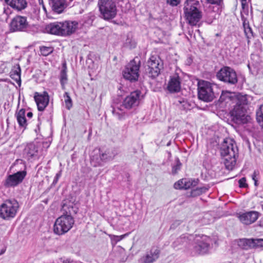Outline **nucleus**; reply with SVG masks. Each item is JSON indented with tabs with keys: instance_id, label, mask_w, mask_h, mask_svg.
I'll use <instances>...</instances> for the list:
<instances>
[{
	"instance_id": "nucleus-43",
	"label": "nucleus",
	"mask_w": 263,
	"mask_h": 263,
	"mask_svg": "<svg viewBox=\"0 0 263 263\" xmlns=\"http://www.w3.org/2000/svg\"><path fill=\"white\" fill-rule=\"evenodd\" d=\"M181 164L179 160L178 159L177 163L176 165L174 166L172 168V173L175 174L177 173L178 171L180 169Z\"/></svg>"
},
{
	"instance_id": "nucleus-6",
	"label": "nucleus",
	"mask_w": 263,
	"mask_h": 263,
	"mask_svg": "<svg viewBox=\"0 0 263 263\" xmlns=\"http://www.w3.org/2000/svg\"><path fill=\"white\" fill-rule=\"evenodd\" d=\"M141 61L138 57L135 58L125 66L122 71L123 78L130 82L138 81L139 77V69Z\"/></svg>"
},
{
	"instance_id": "nucleus-10",
	"label": "nucleus",
	"mask_w": 263,
	"mask_h": 263,
	"mask_svg": "<svg viewBox=\"0 0 263 263\" xmlns=\"http://www.w3.org/2000/svg\"><path fill=\"white\" fill-rule=\"evenodd\" d=\"M216 77L219 80L231 85H235L238 82L236 71L228 66L221 68L217 73Z\"/></svg>"
},
{
	"instance_id": "nucleus-52",
	"label": "nucleus",
	"mask_w": 263,
	"mask_h": 263,
	"mask_svg": "<svg viewBox=\"0 0 263 263\" xmlns=\"http://www.w3.org/2000/svg\"><path fill=\"white\" fill-rule=\"evenodd\" d=\"M247 30L249 32H250V33L251 34V35H252V30H251V29L250 28V27H248L247 28V29H246L245 30V32L246 34V35L247 36L248 38H249L250 37V36L248 34V33H247Z\"/></svg>"
},
{
	"instance_id": "nucleus-57",
	"label": "nucleus",
	"mask_w": 263,
	"mask_h": 263,
	"mask_svg": "<svg viewBox=\"0 0 263 263\" xmlns=\"http://www.w3.org/2000/svg\"><path fill=\"white\" fill-rule=\"evenodd\" d=\"M260 206H261V208H262V209L263 210V201H260Z\"/></svg>"
},
{
	"instance_id": "nucleus-14",
	"label": "nucleus",
	"mask_w": 263,
	"mask_h": 263,
	"mask_svg": "<svg viewBox=\"0 0 263 263\" xmlns=\"http://www.w3.org/2000/svg\"><path fill=\"white\" fill-rule=\"evenodd\" d=\"M10 28L13 32L26 31L29 28L27 17L21 15L15 16L10 24Z\"/></svg>"
},
{
	"instance_id": "nucleus-37",
	"label": "nucleus",
	"mask_w": 263,
	"mask_h": 263,
	"mask_svg": "<svg viewBox=\"0 0 263 263\" xmlns=\"http://www.w3.org/2000/svg\"><path fill=\"white\" fill-rule=\"evenodd\" d=\"M64 102L66 108L69 110L72 106V100L67 92H65L64 95Z\"/></svg>"
},
{
	"instance_id": "nucleus-34",
	"label": "nucleus",
	"mask_w": 263,
	"mask_h": 263,
	"mask_svg": "<svg viewBox=\"0 0 263 263\" xmlns=\"http://www.w3.org/2000/svg\"><path fill=\"white\" fill-rule=\"evenodd\" d=\"M40 50L42 55L46 57L52 53L54 49L52 46H42L40 47Z\"/></svg>"
},
{
	"instance_id": "nucleus-31",
	"label": "nucleus",
	"mask_w": 263,
	"mask_h": 263,
	"mask_svg": "<svg viewBox=\"0 0 263 263\" xmlns=\"http://www.w3.org/2000/svg\"><path fill=\"white\" fill-rule=\"evenodd\" d=\"M176 105L178 107L184 111L190 110L192 108V104L187 100L185 99H180L176 102Z\"/></svg>"
},
{
	"instance_id": "nucleus-13",
	"label": "nucleus",
	"mask_w": 263,
	"mask_h": 263,
	"mask_svg": "<svg viewBox=\"0 0 263 263\" xmlns=\"http://www.w3.org/2000/svg\"><path fill=\"white\" fill-rule=\"evenodd\" d=\"M26 174V171H22L9 175L3 182V184L6 188L14 187L23 182Z\"/></svg>"
},
{
	"instance_id": "nucleus-30",
	"label": "nucleus",
	"mask_w": 263,
	"mask_h": 263,
	"mask_svg": "<svg viewBox=\"0 0 263 263\" xmlns=\"http://www.w3.org/2000/svg\"><path fill=\"white\" fill-rule=\"evenodd\" d=\"M239 247L243 250H248L253 248V242L252 239H241L238 242Z\"/></svg>"
},
{
	"instance_id": "nucleus-19",
	"label": "nucleus",
	"mask_w": 263,
	"mask_h": 263,
	"mask_svg": "<svg viewBox=\"0 0 263 263\" xmlns=\"http://www.w3.org/2000/svg\"><path fill=\"white\" fill-rule=\"evenodd\" d=\"M44 32L47 33L63 36L61 22H57L46 25Z\"/></svg>"
},
{
	"instance_id": "nucleus-48",
	"label": "nucleus",
	"mask_w": 263,
	"mask_h": 263,
	"mask_svg": "<svg viewBox=\"0 0 263 263\" xmlns=\"http://www.w3.org/2000/svg\"><path fill=\"white\" fill-rule=\"evenodd\" d=\"M192 185V183L190 181H188L186 179H184V189L187 190L190 189Z\"/></svg>"
},
{
	"instance_id": "nucleus-42",
	"label": "nucleus",
	"mask_w": 263,
	"mask_h": 263,
	"mask_svg": "<svg viewBox=\"0 0 263 263\" xmlns=\"http://www.w3.org/2000/svg\"><path fill=\"white\" fill-rule=\"evenodd\" d=\"M207 3L215 5L217 6H221L223 4V0H205Z\"/></svg>"
},
{
	"instance_id": "nucleus-17",
	"label": "nucleus",
	"mask_w": 263,
	"mask_h": 263,
	"mask_svg": "<svg viewBox=\"0 0 263 263\" xmlns=\"http://www.w3.org/2000/svg\"><path fill=\"white\" fill-rule=\"evenodd\" d=\"M160 250L155 247L147 252L145 254L142 256L139 260V263H153L159 257Z\"/></svg>"
},
{
	"instance_id": "nucleus-44",
	"label": "nucleus",
	"mask_w": 263,
	"mask_h": 263,
	"mask_svg": "<svg viewBox=\"0 0 263 263\" xmlns=\"http://www.w3.org/2000/svg\"><path fill=\"white\" fill-rule=\"evenodd\" d=\"M239 186L240 188H244L248 186V184L246 183V179L245 177H243L239 180Z\"/></svg>"
},
{
	"instance_id": "nucleus-36",
	"label": "nucleus",
	"mask_w": 263,
	"mask_h": 263,
	"mask_svg": "<svg viewBox=\"0 0 263 263\" xmlns=\"http://www.w3.org/2000/svg\"><path fill=\"white\" fill-rule=\"evenodd\" d=\"M205 11L206 12L207 15L209 14V18L207 19L206 22L209 24H211L213 22V20L215 18V16L214 14L215 12L214 10V7L212 6H209L208 10L206 9Z\"/></svg>"
},
{
	"instance_id": "nucleus-29",
	"label": "nucleus",
	"mask_w": 263,
	"mask_h": 263,
	"mask_svg": "<svg viewBox=\"0 0 263 263\" xmlns=\"http://www.w3.org/2000/svg\"><path fill=\"white\" fill-rule=\"evenodd\" d=\"M234 93L228 91H223L220 96L219 101L221 103H228L229 101L234 99Z\"/></svg>"
},
{
	"instance_id": "nucleus-28",
	"label": "nucleus",
	"mask_w": 263,
	"mask_h": 263,
	"mask_svg": "<svg viewBox=\"0 0 263 263\" xmlns=\"http://www.w3.org/2000/svg\"><path fill=\"white\" fill-rule=\"evenodd\" d=\"M238 156L229 157H222L224 159L223 163L225 165L226 168L228 170H232L233 167L236 164V159Z\"/></svg>"
},
{
	"instance_id": "nucleus-51",
	"label": "nucleus",
	"mask_w": 263,
	"mask_h": 263,
	"mask_svg": "<svg viewBox=\"0 0 263 263\" xmlns=\"http://www.w3.org/2000/svg\"><path fill=\"white\" fill-rule=\"evenodd\" d=\"M256 172L255 171L252 176V179L255 182V185L256 186L257 185V180L256 179Z\"/></svg>"
},
{
	"instance_id": "nucleus-27",
	"label": "nucleus",
	"mask_w": 263,
	"mask_h": 263,
	"mask_svg": "<svg viewBox=\"0 0 263 263\" xmlns=\"http://www.w3.org/2000/svg\"><path fill=\"white\" fill-rule=\"evenodd\" d=\"M25 109L24 108L21 109L18 112H16L15 116L17 121L20 127L26 128L27 123L25 117Z\"/></svg>"
},
{
	"instance_id": "nucleus-25",
	"label": "nucleus",
	"mask_w": 263,
	"mask_h": 263,
	"mask_svg": "<svg viewBox=\"0 0 263 263\" xmlns=\"http://www.w3.org/2000/svg\"><path fill=\"white\" fill-rule=\"evenodd\" d=\"M6 3L11 7L18 10L25 9L27 6L26 0H5Z\"/></svg>"
},
{
	"instance_id": "nucleus-21",
	"label": "nucleus",
	"mask_w": 263,
	"mask_h": 263,
	"mask_svg": "<svg viewBox=\"0 0 263 263\" xmlns=\"http://www.w3.org/2000/svg\"><path fill=\"white\" fill-rule=\"evenodd\" d=\"M259 213L256 211H250L240 214L238 216L240 221L245 224H250L258 219Z\"/></svg>"
},
{
	"instance_id": "nucleus-55",
	"label": "nucleus",
	"mask_w": 263,
	"mask_h": 263,
	"mask_svg": "<svg viewBox=\"0 0 263 263\" xmlns=\"http://www.w3.org/2000/svg\"><path fill=\"white\" fill-rule=\"evenodd\" d=\"M32 116H33V114H32V112H28V113H27V116L28 118H32Z\"/></svg>"
},
{
	"instance_id": "nucleus-23",
	"label": "nucleus",
	"mask_w": 263,
	"mask_h": 263,
	"mask_svg": "<svg viewBox=\"0 0 263 263\" xmlns=\"http://www.w3.org/2000/svg\"><path fill=\"white\" fill-rule=\"evenodd\" d=\"M50 4L53 11L58 14L62 13L67 6L65 0H51Z\"/></svg>"
},
{
	"instance_id": "nucleus-41",
	"label": "nucleus",
	"mask_w": 263,
	"mask_h": 263,
	"mask_svg": "<svg viewBox=\"0 0 263 263\" xmlns=\"http://www.w3.org/2000/svg\"><path fill=\"white\" fill-rule=\"evenodd\" d=\"M174 188L177 190L184 189V179H180L174 185Z\"/></svg>"
},
{
	"instance_id": "nucleus-4",
	"label": "nucleus",
	"mask_w": 263,
	"mask_h": 263,
	"mask_svg": "<svg viewBox=\"0 0 263 263\" xmlns=\"http://www.w3.org/2000/svg\"><path fill=\"white\" fill-rule=\"evenodd\" d=\"M19 207L16 199H6L0 205V217L5 220H10L15 217Z\"/></svg>"
},
{
	"instance_id": "nucleus-22",
	"label": "nucleus",
	"mask_w": 263,
	"mask_h": 263,
	"mask_svg": "<svg viewBox=\"0 0 263 263\" xmlns=\"http://www.w3.org/2000/svg\"><path fill=\"white\" fill-rule=\"evenodd\" d=\"M37 147L34 144L31 143L25 146L23 155L24 158L29 160L32 158H35L37 156Z\"/></svg>"
},
{
	"instance_id": "nucleus-5",
	"label": "nucleus",
	"mask_w": 263,
	"mask_h": 263,
	"mask_svg": "<svg viewBox=\"0 0 263 263\" xmlns=\"http://www.w3.org/2000/svg\"><path fill=\"white\" fill-rule=\"evenodd\" d=\"M98 5L101 16L105 20H110L116 17L117 13L115 0H99Z\"/></svg>"
},
{
	"instance_id": "nucleus-53",
	"label": "nucleus",
	"mask_w": 263,
	"mask_h": 263,
	"mask_svg": "<svg viewBox=\"0 0 263 263\" xmlns=\"http://www.w3.org/2000/svg\"><path fill=\"white\" fill-rule=\"evenodd\" d=\"M180 221H175L174 223H173V224L171 225V229H172V228H173V229H174V228H175L176 225V226H177V225H179V224H180Z\"/></svg>"
},
{
	"instance_id": "nucleus-35",
	"label": "nucleus",
	"mask_w": 263,
	"mask_h": 263,
	"mask_svg": "<svg viewBox=\"0 0 263 263\" xmlns=\"http://www.w3.org/2000/svg\"><path fill=\"white\" fill-rule=\"evenodd\" d=\"M67 81V76L66 73V68H63L60 72V83L62 85V89H65V85Z\"/></svg>"
},
{
	"instance_id": "nucleus-32",
	"label": "nucleus",
	"mask_w": 263,
	"mask_h": 263,
	"mask_svg": "<svg viewBox=\"0 0 263 263\" xmlns=\"http://www.w3.org/2000/svg\"><path fill=\"white\" fill-rule=\"evenodd\" d=\"M247 95L239 94L237 96L236 102L235 105H239L241 107H246L248 104V100Z\"/></svg>"
},
{
	"instance_id": "nucleus-12",
	"label": "nucleus",
	"mask_w": 263,
	"mask_h": 263,
	"mask_svg": "<svg viewBox=\"0 0 263 263\" xmlns=\"http://www.w3.org/2000/svg\"><path fill=\"white\" fill-rule=\"evenodd\" d=\"M221 157L238 156V149L234 141L226 139L221 144L220 148Z\"/></svg>"
},
{
	"instance_id": "nucleus-40",
	"label": "nucleus",
	"mask_w": 263,
	"mask_h": 263,
	"mask_svg": "<svg viewBox=\"0 0 263 263\" xmlns=\"http://www.w3.org/2000/svg\"><path fill=\"white\" fill-rule=\"evenodd\" d=\"M253 242V248H259L263 246L262 239H252Z\"/></svg>"
},
{
	"instance_id": "nucleus-38",
	"label": "nucleus",
	"mask_w": 263,
	"mask_h": 263,
	"mask_svg": "<svg viewBox=\"0 0 263 263\" xmlns=\"http://www.w3.org/2000/svg\"><path fill=\"white\" fill-rule=\"evenodd\" d=\"M208 190L209 188L205 186L198 187L192 191V194L193 196H198L202 194V193L206 192Z\"/></svg>"
},
{
	"instance_id": "nucleus-46",
	"label": "nucleus",
	"mask_w": 263,
	"mask_h": 263,
	"mask_svg": "<svg viewBox=\"0 0 263 263\" xmlns=\"http://www.w3.org/2000/svg\"><path fill=\"white\" fill-rule=\"evenodd\" d=\"M181 0H166L167 3L172 6H177Z\"/></svg>"
},
{
	"instance_id": "nucleus-56",
	"label": "nucleus",
	"mask_w": 263,
	"mask_h": 263,
	"mask_svg": "<svg viewBox=\"0 0 263 263\" xmlns=\"http://www.w3.org/2000/svg\"><path fill=\"white\" fill-rule=\"evenodd\" d=\"M241 5L243 7V6L246 4L247 0H241Z\"/></svg>"
},
{
	"instance_id": "nucleus-8",
	"label": "nucleus",
	"mask_w": 263,
	"mask_h": 263,
	"mask_svg": "<svg viewBox=\"0 0 263 263\" xmlns=\"http://www.w3.org/2000/svg\"><path fill=\"white\" fill-rule=\"evenodd\" d=\"M146 72L147 76L154 79L157 78L163 68V62L158 55H152L147 62Z\"/></svg>"
},
{
	"instance_id": "nucleus-54",
	"label": "nucleus",
	"mask_w": 263,
	"mask_h": 263,
	"mask_svg": "<svg viewBox=\"0 0 263 263\" xmlns=\"http://www.w3.org/2000/svg\"><path fill=\"white\" fill-rule=\"evenodd\" d=\"M39 3L40 5H42L43 6V8L46 11V8H45V6L43 5V0H39Z\"/></svg>"
},
{
	"instance_id": "nucleus-1",
	"label": "nucleus",
	"mask_w": 263,
	"mask_h": 263,
	"mask_svg": "<svg viewBox=\"0 0 263 263\" xmlns=\"http://www.w3.org/2000/svg\"><path fill=\"white\" fill-rule=\"evenodd\" d=\"M140 91H134L124 99L122 104H112L111 112L114 116L120 120L125 119L128 116L125 109L129 110L137 107L140 102Z\"/></svg>"
},
{
	"instance_id": "nucleus-2",
	"label": "nucleus",
	"mask_w": 263,
	"mask_h": 263,
	"mask_svg": "<svg viewBox=\"0 0 263 263\" xmlns=\"http://www.w3.org/2000/svg\"><path fill=\"white\" fill-rule=\"evenodd\" d=\"M200 4L197 0H186L184 4V13L191 25H196L202 17Z\"/></svg>"
},
{
	"instance_id": "nucleus-50",
	"label": "nucleus",
	"mask_w": 263,
	"mask_h": 263,
	"mask_svg": "<svg viewBox=\"0 0 263 263\" xmlns=\"http://www.w3.org/2000/svg\"><path fill=\"white\" fill-rule=\"evenodd\" d=\"M61 175V172H59V173H57L56 174V175H55V177L54 178L53 181V183H56L58 182V181L59 178L60 177Z\"/></svg>"
},
{
	"instance_id": "nucleus-47",
	"label": "nucleus",
	"mask_w": 263,
	"mask_h": 263,
	"mask_svg": "<svg viewBox=\"0 0 263 263\" xmlns=\"http://www.w3.org/2000/svg\"><path fill=\"white\" fill-rule=\"evenodd\" d=\"M128 234H125L124 235H120V236H117V235H114V239L116 241L118 242L122 239H123L125 236H127Z\"/></svg>"
},
{
	"instance_id": "nucleus-7",
	"label": "nucleus",
	"mask_w": 263,
	"mask_h": 263,
	"mask_svg": "<svg viewBox=\"0 0 263 263\" xmlns=\"http://www.w3.org/2000/svg\"><path fill=\"white\" fill-rule=\"evenodd\" d=\"M74 223V220L72 216L62 215L54 222L53 232L59 235L64 234L72 228Z\"/></svg>"
},
{
	"instance_id": "nucleus-18",
	"label": "nucleus",
	"mask_w": 263,
	"mask_h": 263,
	"mask_svg": "<svg viewBox=\"0 0 263 263\" xmlns=\"http://www.w3.org/2000/svg\"><path fill=\"white\" fill-rule=\"evenodd\" d=\"M62 22L63 36H69L74 33L78 28L77 21H66Z\"/></svg>"
},
{
	"instance_id": "nucleus-20",
	"label": "nucleus",
	"mask_w": 263,
	"mask_h": 263,
	"mask_svg": "<svg viewBox=\"0 0 263 263\" xmlns=\"http://www.w3.org/2000/svg\"><path fill=\"white\" fill-rule=\"evenodd\" d=\"M167 89L171 93L177 92L180 90L181 79L177 74L170 77Z\"/></svg>"
},
{
	"instance_id": "nucleus-15",
	"label": "nucleus",
	"mask_w": 263,
	"mask_h": 263,
	"mask_svg": "<svg viewBox=\"0 0 263 263\" xmlns=\"http://www.w3.org/2000/svg\"><path fill=\"white\" fill-rule=\"evenodd\" d=\"M75 199L71 197L70 199H66L64 201L61 209L62 215L68 216H72L76 214L79 211V208L77 206Z\"/></svg>"
},
{
	"instance_id": "nucleus-49",
	"label": "nucleus",
	"mask_w": 263,
	"mask_h": 263,
	"mask_svg": "<svg viewBox=\"0 0 263 263\" xmlns=\"http://www.w3.org/2000/svg\"><path fill=\"white\" fill-rule=\"evenodd\" d=\"M18 70H19V71H17L16 70L14 71V73L12 74L11 76H14V77H15V79L16 81H17V80H18V81H20L21 77H20V67L18 68Z\"/></svg>"
},
{
	"instance_id": "nucleus-26",
	"label": "nucleus",
	"mask_w": 263,
	"mask_h": 263,
	"mask_svg": "<svg viewBox=\"0 0 263 263\" xmlns=\"http://www.w3.org/2000/svg\"><path fill=\"white\" fill-rule=\"evenodd\" d=\"M101 159L103 161V163L108 161H110L114 159L117 153H115L112 149H108L104 152L99 149Z\"/></svg>"
},
{
	"instance_id": "nucleus-3",
	"label": "nucleus",
	"mask_w": 263,
	"mask_h": 263,
	"mask_svg": "<svg viewBox=\"0 0 263 263\" xmlns=\"http://www.w3.org/2000/svg\"><path fill=\"white\" fill-rule=\"evenodd\" d=\"M211 242V239L206 235H198L195 237L193 236L191 249L195 254H204L209 252Z\"/></svg>"
},
{
	"instance_id": "nucleus-33",
	"label": "nucleus",
	"mask_w": 263,
	"mask_h": 263,
	"mask_svg": "<svg viewBox=\"0 0 263 263\" xmlns=\"http://www.w3.org/2000/svg\"><path fill=\"white\" fill-rule=\"evenodd\" d=\"M91 162L93 163L94 166H98L103 165V161L101 159L100 154L99 150L96 154L91 156Z\"/></svg>"
},
{
	"instance_id": "nucleus-24",
	"label": "nucleus",
	"mask_w": 263,
	"mask_h": 263,
	"mask_svg": "<svg viewBox=\"0 0 263 263\" xmlns=\"http://www.w3.org/2000/svg\"><path fill=\"white\" fill-rule=\"evenodd\" d=\"M193 239V236H187L186 235H182L173 243L174 248H177L180 246H187V245H191Z\"/></svg>"
},
{
	"instance_id": "nucleus-39",
	"label": "nucleus",
	"mask_w": 263,
	"mask_h": 263,
	"mask_svg": "<svg viewBox=\"0 0 263 263\" xmlns=\"http://www.w3.org/2000/svg\"><path fill=\"white\" fill-rule=\"evenodd\" d=\"M256 119L259 123H262L263 126V104L261 105L256 111Z\"/></svg>"
},
{
	"instance_id": "nucleus-11",
	"label": "nucleus",
	"mask_w": 263,
	"mask_h": 263,
	"mask_svg": "<svg viewBox=\"0 0 263 263\" xmlns=\"http://www.w3.org/2000/svg\"><path fill=\"white\" fill-rule=\"evenodd\" d=\"M246 108L239 105H234L230 111L232 120L236 124L247 123L250 117L246 115Z\"/></svg>"
},
{
	"instance_id": "nucleus-16",
	"label": "nucleus",
	"mask_w": 263,
	"mask_h": 263,
	"mask_svg": "<svg viewBox=\"0 0 263 263\" xmlns=\"http://www.w3.org/2000/svg\"><path fill=\"white\" fill-rule=\"evenodd\" d=\"M34 98L39 111H43L49 104V96L46 91L42 93L35 92Z\"/></svg>"
},
{
	"instance_id": "nucleus-9",
	"label": "nucleus",
	"mask_w": 263,
	"mask_h": 263,
	"mask_svg": "<svg viewBox=\"0 0 263 263\" xmlns=\"http://www.w3.org/2000/svg\"><path fill=\"white\" fill-rule=\"evenodd\" d=\"M198 96L200 100L211 102L215 98L212 84L208 81H201L198 83Z\"/></svg>"
},
{
	"instance_id": "nucleus-45",
	"label": "nucleus",
	"mask_w": 263,
	"mask_h": 263,
	"mask_svg": "<svg viewBox=\"0 0 263 263\" xmlns=\"http://www.w3.org/2000/svg\"><path fill=\"white\" fill-rule=\"evenodd\" d=\"M71 262L72 260L70 258H66L65 257L60 258L57 261L58 263H70Z\"/></svg>"
}]
</instances>
